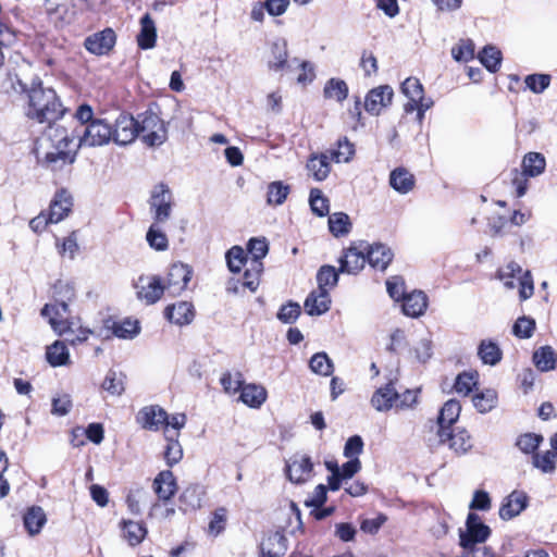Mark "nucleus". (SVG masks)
<instances>
[{
  "mask_svg": "<svg viewBox=\"0 0 557 557\" xmlns=\"http://www.w3.org/2000/svg\"><path fill=\"white\" fill-rule=\"evenodd\" d=\"M46 136L54 148L53 151H49L45 156L47 164L57 165L59 162L71 164L75 161L78 150L77 134L70 133L65 127L53 122L49 124Z\"/></svg>",
  "mask_w": 557,
  "mask_h": 557,
  "instance_id": "nucleus-1",
  "label": "nucleus"
},
{
  "mask_svg": "<svg viewBox=\"0 0 557 557\" xmlns=\"http://www.w3.org/2000/svg\"><path fill=\"white\" fill-rule=\"evenodd\" d=\"M64 111L53 89L44 88L41 85L32 88L27 112L30 119L39 123L51 124L57 122L64 114Z\"/></svg>",
  "mask_w": 557,
  "mask_h": 557,
  "instance_id": "nucleus-2",
  "label": "nucleus"
},
{
  "mask_svg": "<svg viewBox=\"0 0 557 557\" xmlns=\"http://www.w3.org/2000/svg\"><path fill=\"white\" fill-rule=\"evenodd\" d=\"M53 296L55 302L45 305L41 309V315L48 319L55 333L64 334L72 329L66 315L69 313L67 302L74 298L73 286L67 282L59 281L53 286Z\"/></svg>",
  "mask_w": 557,
  "mask_h": 557,
  "instance_id": "nucleus-3",
  "label": "nucleus"
},
{
  "mask_svg": "<svg viewBox=\"0 0 557 557\" xmlns=\"http://www.w3.org/2000/svg\"><path fill=\"white\" fill-rule=\"evenodd\" d=\"M138 136L149 147L161 146L168 138V129L158 114L146 111L138 115Z\"/></svg>",
  "mask_w": 557,
  "mask_h": 557,
  "instance_id": "nucleus-4",
  "label": "nucleus"
},
{
  "mask_svg": "<svg viewBox=\"0 0 557 557\" xmlns=\"http://www.w3.org/2000/svg\"><path fill=\"white\" fill-rule=\"evenodd\" d=\"M522 273L519 264L511 262L505 269L499 270L498 277L504 282L507 288H513L519 285V296L521 300L529 299L534 292L533 280L530 272Z\"/></svg>",
  "mask_w": 557,
  "mask_h": 557,
  "instance_id": "nucleus-5",
  "label": "nucleus"
},
{
  "mask_svg": "<svg viewBox=\"0 0 557 557\" xmlns=\"http://www.w3.org/2000/svg\"><path fill=\"white\" fill-rule=\"evenodd\" d=\"M112 126L108 122L96 119L77 133L78 148L104 146L112 140Z\"/></svg>",
  "mask_w": 557,
  "mask_h": 557,
  "instance_id": "nucleus-6",
  "label": "nucleus"
},
{
  "mask_svg": "<svg viewBox=\"0 0 557 557\" xmlns=\"http://www.w3.org/2000/svg\"><path fill=\"white\" fill-rule=\"evenodd\" d=\"M491 534V529L483 523L476 513L467 517L465 530L459 531V544L466 550H473L476 544L484 543Z\"/></svg>",
  "mask_w": 557,
  "mask_h": 557,
  "instance_id": "nucleus-7",
  "label": "nucleus"
},
{
  "mask_svg": "<svg viewBox=\"0 0 557 557\" xmlns=\"http://www.w3.org/2000/svg\"><path fill=\"white\" fill-rule=\"evenodd\" d=\"M173 205V194L166 185L159 184L153 187L149 206L156 223H165L171 218Z\"/></svg>",
  "mask_w": 557,
  "mask_h": 557,
  "instance_id": "nucleus-8",
  "label": "nucleus"
},
{
  "mask_svg": "<svg viewBox=\"0 0 557 557\" xmlns=\"http://www.w3.org/2000/svg\"><path fill=\"white\" fill-rule=\"evenodd\" d=\"M366 249L367 245L363 242L351 244L345 249L339 258V272L346 274L359 273L364 268L367 261Z\"/></svg>",
  "mask_w": 557,
  "mask_h": 557,
  "instance_id": "nucleus-9",
  "label": "nucleus"
},
{
  "mask_svg": "<svg viewBox=\"0 0 557 557\" xmlns=\"http://www.w3.org/2000/svg\"><path fill=\"white\" fill-rule=\"evenodd\" d=\"M112 140L120 146L132 144L138 136L137 120L132 115L121 114L114 123Z\"/></svg>",
  "mask_w": 557,
  "mask_h": 557,
  "instance_id": "nucleus-10",
  "label": "nucleus"
},
{
  "mask_svg": "<svg viewBox=\"0 0 557 557\" xmlns=\"http://www.w3.org/2000/svg\"><path fill=\"white\" fill-rule=\"evenodd\" d=\"M438 437L442 443H448L449 448L457 455L467 454L473 446L472 438L465 429H438Z\"/></svg>",
  "mask_w": 557,
  "mask_h": 557,
  "instance_id": "nucleus-11",
  "label": "nucleus"
},
{
  "mask_svg": "<svg viewBox=\"0 0 557 557\" xmlns=\"http://www.w3.org/2000/svg\"><path fill=\"white\" fill-rule=\"evenodd\" d=\"M394 97L393 88L382 85L371 89L364 99V109L372 115H379L383 109L391 106Z\"/></svg>",
  "mask_w": 557,
  "mask_h": 557,
  "instance_id": "nucleus-12",
  "label": "nucleus"
},
{
  "mask_svg": "<svg viewBox=\"0 0 557 557\" xmlns=\"http://www.w3.org/2000/svg\"><path fill=\"white\" fill-rule=\"evenodd\" d=\"M193 271L189 265L174 263L168 272L165 289L173 296L180 295L186 289L191 280Z\"/></svg>",
  "mask_w": 557,
  "mask_h": 557,
  "instance_id": "nucleus-13",
  "label": "nucleus"
},
{
  "mask_svg": "<svg viewBox=\"0 0 557 557\" xmlns=\"http://www.w3.org/2000/svg\"><path fill=\"white\" fill-rule=\"evenodd\" d=\"M137 297L147 305L157 302L163 295L165 287L159 276H140L136 284Z\"/></svg>",
  "mask_w": 557,
  "mask_h": 557,
  "instance_id": "nucleus-14",
  "label": "nucleus"
},
{
  "mask_svg": "<svg viewBox=\"0 0 557 557\" xmlns=\"http://www.w3.org/2000/svg\"><path fill=\"white\" fill-rule=\"evenodd\" d=\"M168 412L157 405L144 407L137 414V422L144 429L150 431H159L163 429L164 421H166Z\"/></svg>",
  "mask_w": 557,
  "mask_h": 557,
  "instance_id": "nucleus-15",
  "label": "nucleus"
},
{
  "mask_svg": "<svg viewBox=\"0 0 557 557\" xmlns=\"http://www.w3.org/2000/svg\"><path fill=\"white\" fill-rule=\"evenodd\" d=\"M288 479L294 483L306 482L312 471V462L308 456L295 455L286 465Z\"/></svg>",
  "mask_w": 557,
  "mask_h": 557,
  "instance_id": "nucleus-16",
  "label": "nucleus"
},
{
  "mask_svg": "<svg viewBox=\"0 0 557 557\" xmlns=\"http://www.w3.org/2000/svg\"><path fill=\"white\" fill-rule=\"evenodd\" d=\"M115 44V34L112 29L107 28L102 32L94 34L85 39V48L97 55L108 53Z\"/></svg>",
  "mask_w": 557,
  "mask_h": 557,
  "instance_id": "nucleus-17",
  "label": "nucleus"
},
{
  "mask_svg": "<svg viewBox=\"0 0 557 557\" xmlns=\"http://www.w3.org/2000/svg\"><path fill=\"white\" fill-rule=\"evenodd\" d=\"M153 491L160 500H170L177 491L176 479L172 471L163 470L153 480Z\"/></svg>",
  "mask_w": 557,
  "mask_h": 557,
  "instance_id": "nucleus-18",
  "label": "nucleus"
},
{
  "mask_svg": "<svg viewBox=\"0 0 557 557\" xmlns=\"http://www.w3.org/2000/svg\"><path fill=\"white\" fill-rule=\"evenodd\" d=\"M165 318L180 326L189 324L195 317L194 306L188 301H178L164 310Z\"/></svg>",
  "mask_w": 557,
  "mask_h": 557,
  "instance_id": "nucleus-19",
  "label": "nucleus"
},
{
  "mask_svg": "<svg viewBox=\"0 0 557 557\" xmlns=\"http://www.w3.org/2000/svg\"><path fill=\"white\" fill-rule=\"evenodd\" d=\"M527 502L528 497L523 492L513 491L504 499L499 508V517L504 520L512 519L527 507Z\"/></svg>",
  "mask_w": 557,
  "mask_h": 557,
  "instance_id": "nucleus-20",
  "label": "nucleus"
},
{
  "mask_svg": "<svg viewBox=\"0 0 557 557\" xmlns=\"http://www.w3.org/2000/svg\"><path fill=\"white\" fill-rule=\"evenodd\" d=\"M367 261L369 264L377 270L384 271L393 260L392 250L383 244L367 245Z\"/></svg>",
  "mask_w": 557,
  "mask_h": 557,
  "instance_id": "nucleus-21",
  "label": "nucleus"
},
{
  "mask_svg": "<svg viewBox=\"0 0 557 557\" xmlns=\"http://www.w3.org/2000/svg\"><path fill=\"white\" fill-rule=\"evenodd\" d=\"M399 394L396 392L392 383L376 389L371 398V404L377 411H388L393 406L396 407V401Z\"/></svg>",
  "mask_w": 557,
  "mask_h": 557,
  "instance_id": "nucleus-22",
  "label": "nucleus"
},
{
  "mask_svg": "<svg viewBox=\"0 0 557 557\" xmlns=\"http://www.w3.org/2000/svg\"><path fill=\"white\" fill-rule=\"evenodd\" d=\"M72 205V197L67 191H58L49 208L50 222L59 223L62 221L71 211Z\"/></svg>",
  "mask_w": 557,
  "mask_h": 557,
  "instance_id": "nucleus-23",
  "label": "nucleus"
},
{
  "mask_svg": "<svg viewBox=\"0 0 557 557\" xmlns=\"http://www.w3.org/2000/svg\"><path fill=\"white\" fill-rule=\"evenodd\" d=\"M331 298L329 292L312 290L306 298L304 308L309 315H321L329 311Z\"/></svg>",
  "mask_w": 557,
  "mask_h": 557,
  "instance_id": "nucleus-24",
  "label": "nucleus"
},
{
  "mask_svg": "<svg viewBox=\"0 0 557 557\" xmlns=\"http://www.w3.org/2000/svg\"><path fill=\"white\" fill-rule=\"evenodd\" d=\"M286 537L280 533L274 532L267 536L261 543L260 557H282L287 550Z\"/></svg>",
  "mask_w": 557,
  "mask_h": 557,
  "instance_id": "nucleus-25",
  "label": "nucleus"
},
{
  "mask_svg": "<svg viewBox=\"0 0 557 557\" xmlns=\"http://www.w3.org/2000/svg\"><path fill=\"white\" fill-rule=\"evenodd\" d=\"M428 307L426 295L421 290H414L403 299V312L412 318L422 315Z\"/></svg>",
  "mask_w": 557,
  "mask_h": 557,
  "instance_id": "nucleus-26",
  "label": "nucleus"
},
{
  "mask_svg": "<svg viewBox=\"0 0 557 557\" xmlns=\"http://www.w3.org/2000/svg\"><path fill=\"white\" fill-rule=\"evenodd\" d=\"M120 528L122 530V536L131 546H137L140 544L147 533L148 530L144 522L133 521V520H122L120 522Z\"/></svg>",
  "mask_w": 557,
  "mask_h": 557,
  "instance_id": "nucleus-27",
  "label": "nucleus"
},
{
  "mask_svg": "<svg viewBox=\"0 0 557 557\" xmlns=\"http://www.w3.org/2000/svg\"><path fill=\"white\" fill-rule=\"evenodd\" d=\"M401 92L408 98L404 109L407 113L414 111L417 100H421L424 92L421 82L417 77H408L401 84Z\"/></svg>",
  "mask_w": 557,
  "mask_h": 557,
  "instance_id": "nucleus-28",
  "label": "nucleus"
},
{
  "mask_svg": "<svg viewBox=\"0 0 557 557\" xmlns=\"http://www.w3.org/2000/svg\"><path fill=\"white\" fill-rule=\"evenodd\" d=\"M23 521L28 534L35 536L41 532L47 522V517L41 507L33 506L24 513Z\"/></svg>",
  "mask_w": 557,
  "mask_h": 557,
  "instance_id": "nucleus-29",
  "label": "nucleus"
},
{
  "mask_svg": "<svg viewBox=\"0 0 557 557\" xmlns=\"http://www.w3.org/2000/svg\"><path fill=\"white\" fill-rule=\"evenodd\" d=\"M307 170L314 181H324L331 171L329 156L325 153L312 154L307 162Z\"/></svg>",
  "mask_w": 557,
  "mask_h": 557,
  "instance_id": "nucleus-30",
  "label": "nucleus"
},
{
  "mask_svg": "<svg viewBox=\"0 0 557 557\" xmlns=\"http://www.w3.org/2000/svg\"><path fill=\"white\" fill-rule=\"evenodd\" d=\"M267 391L257 384H247L242 387L240 400L250 408H260L267 400Z\"/></svg>",
  "mask_w": 557,
  "mask_h": 557,
  "instance_id": "nucleus-31",
  "label": "nucleus"
},
{
  "mask_svg": "<svg viewBox=\"0 0 557 557\" xmlns=\"http://www.w3.org/2000/svg\"><path fill=\"white\" fill-rule=\"evenodd\" d=\"M157 38V28L149 14L140 18V32L137 36L138 46L141 49H150L154 46Z\"/></svg>",
  "mask_w": 557,
  "mask_h": 557,
  "instance_id": "nucleus-32",
  "label": "nucleus"
},
{
  "mask_svg": "<svg viewBox=\"0 0 557 557\" xmlns=\"http://www.w3.org/2000/svg\"><path fill=\"white\" fill-rule=\"evenodd\" d=\"M533 362L542 372L554 370L557 364V354L552 346H542L534 351Z\"/></svg>",
  "mask_w": 557,
  "mask_h": 557,
  "instance_id": "nucleus-33",
  "label": "nucleus"
},
{
  "mask_svg": "<svg viewBox=\"0 0 557 557\" xmlns=\"http://www.w3.org/2000/svg\"><path fill=\"white\" fill-rule=\"evenodd\" d=\"M46 358L50 366L61 367L70 362V352L65 345V341H55L47 347Z\"/></svg>",
  "mask_w": 557,
  "mask_h": 557,
  "instance_id": "nucleus-34",
  "label": "nucleus"
},
{
  "mask_svg": "<svg viewBox=\"0 0 557 557\" xmlns=\"http://www.w3.org/2000/svg\"><path fill=\"white\" fill-rule=\"evenodd\" d=\"M389 184L399 194H407L414 186V177L406 169L398 168L392 171Z\"/></svg>",
  "mask_w": 557,
  "mask_h": 557,
  "instance_id": "nucleus-35",
  "label": "nucleus"
},
{
  "mask_svg": "<svg viewBox=\"0 0 557 557\" xmlns=\"http://www.w3.org/2000/svg\"><path fill=\"white\" fill-rule=\"evenodd\" d=\"M165 440L168 442L164 458L168 466L176 465L183 457V448L178 442V433L165 430Z\"/></svg>",
  "mask_w": 557,
  "mask_h": 557,
  "instance_id": "nucleus-36",
  "label": "nucleus"
},
{
  "mask_svg": "<svg viewBox=\"0 0 557 557\" xmlns=\"http://www.w3.org/2000/svg\"><path fill=\"white\" fill-rule=\"evenodd\" d=\"M287 42L284 39L275 40L271 46L269 67L274 71L283 70L287 65Z\"/></svg>",
  "mask_w": 557,
  "mask_h": 557,
  "instance_id": "nucleus-37",
  "label": "nucleus"
},
{
  "mask_svg": "<svg viewBox=\"0 0 557 557\" xmlns=\"http://www.w3.org/2000/svg\"><path fill=\"white\" fill-rule=\"evenodd\" d=\"M460 411L461 405L459 401L455 399L446 401L438 416L440 429H450L451 424L458 420Z\"/></svg>",
  "mask_w": 557,
  "mask_h": 557,
  "instance_id": "nucleus-38",
  "label": "nucleus"
},
{
  "mask_svg": "<svg viewBox=\"0 0 557 557\" xmlns=\"http://www.w3.org/2000/svg\"><path fill=\"white\" fill-rule=\"evenodd\" d=\"M329 230L335 237H342L349 234L351 222L348 214L335 212L329 216Z\"/></svg>",
  "mask_w": 557,
  "mask_h": 557,
  "instance_id": "nucleus-39",
  "label": "nucleus"
},
{
  "mask_svg": "<svg viewBox=\"0 0 557 557\" xmlns=\"http://www.w3.org/2000/svg\"><path fill=\"white\" fill-rule=\"evenodd\" d=\"M309 368L318 375L330 376L334 371V363L325 352L321 351L310 358Z\"/></svg>",
  "mask_w": 557,
  "mask_h": 557,
  "instance_id": "nucleus-40",
  "label": "nucleus"
},
{
  "mask_svg": "<svg viewBox=\"0 0 557 557\" xmlns=\"http://www.w3.org/2000/svg\"><path fill=\"white\" fill-rule=\"evenodd\" d=\"M323 94L326 99L342 102L348 96V86L343 79L331 78L326 82Z\"/></svg>",
  "mask_w": 557,
  "mask_h": 557,
  "instance_id": "nucleus-41",
  "label": "nucleus"
},
{
  "mask_svg": "<svg viewBox=\"0 0 557 557\" xmlns=\"http://www.w3.org/2000/svg\"><path fill=\"white\" fill-rule=\"evenodd\" d=\"M290 188L281 181L272 182L268 185L267 202L270 206H281L287 198Z\"/></svg>",
  "mask_w": 557,
  "mask_h": 557,
  "instance_id": "nucleus-42",
  "label": "nucleus"
},
{
  "mask_svg": "<svg viewBox=\"0 0 557 557\" xmlns=\"http://www.w3.org/2000/svg\"><path fill=\"white\" fill-rule=\"evenodd\" d=\"M478 355L483 363L491 366H495L502 359V350L496 343L491 341L481 342L478 349Z\"/></svg>",
  "mask_w": 557,
  "mask_h": 557,
  "instance_id": "nucleus-43",
  "label": "nucleus"
},
{
  "mask_svg": "<svg viewBox=\"0 0 557 557\" xmlns=\"http://www.w3.org/2000/svg\"><path fill=\"white\" fill-rule=\"evenodd\" d=\"M111 330L116 337L131 339L138 335L140 327L137 320L125 319L121 322H114Z\"/></svg>",
  "mask_w": 557,
  "mask_h": 557,
  "instance_id": "nucleus-44",
  "label": "nucleus"
},
{
  "mask_svg": "<svg viewBox=\"0 0 557 557\" xmlns=\"http://www.w3.org/2000/svg\"><path fill=\"white\" fill-rule=\"evenodd\" d=\"M523 173L534 177L540 175L545 169V159L539 152H529L522 161Z\"/></svg>",
  "mask_w": 557,
  "mask_h": 557,
  "instance_id": "nucleus-45",
  "label": "nucleus"
},
{
  "mask_svg": "<svg viewBox=\"0 0 557 557\" xmlns=\"http://www.w3.org/2000/svg\"><path fill=\"white\" fill-rule=\"evenodd\" d=\"M318 288L322 292H329L337 285L338 272L332 265H323L317 274Z\"/></svg>",
  "mask_w": 557,
  "mask_h": 557,
  "instance_id": "nucleus-46",
  "label": "nucleus"
},
{
  "mask_svg": "<svg viewBox=\"0 0 557 557\" xmlns=\"http://www.w3.org/2000/svg\"><path fill=\"white\" fill-rule=\"evenodd\" d=\"M160 223H153L149 227L146 239L149 246L157 251H164L169 247V240L166 235L160 230Z\"/></svg>",
  "mask_w": 557,
  "mask_h": 557,
  "instance_id": "nucleus-47",
  "label": "nucleus"
},
{
  "mask_svg": "<svg viewBox=\"0 0 557 557\" xmlns=\"http://www.w3.org/2000/svg\"><path fill=\"white\" fill-rule=\"evenodd\" d=\"M269 247L265 238H251L248 243V252L250 253L252 260L251 265L256 268H261L262 263L260 262L268 253Z\"/></svg>",
  "mask_w": 557,
  "mask_h": 557,
  "instance_id": "nucleus-48",
  "label": "nucleus"
},
{
  "mask_svg": "<svg viewBox=\"0 0 557 557\" xmlns=\"http://www.w3.org/2000/svg\"><path fill=\"white\" fill-rule=\"evenodd\" d=\"M480 61L490 72H496L500 65L502 52L496 47L487 46L480 53Z\"/></svg>",
  "mask_w": 557,
  "mask_h": 557,
  "instance_id": "nucleus-49",
  "label": "nucleus"
},
{
  "mask_svg": "<svg viewBox=\"0 0 557 557\" xmlns=\"http://www.w3.org/2000/svg\"><path fill=\"white\" fill-rule=\"evenodd\" d=\"M496 404L497 394L494 389H486L473 397V405L481 413L491 411Z\"/></svg>",
  "mask_w": 557,
  "mask_h": 557,
  "instance_id": "nucleus-50",
  "label": "nucleus"
},
{
  "mask_svg": "<svg viewBox=\"0 0 557 557\" xmlns=\"http://www.w3.org/2000/svg\"><path fill=\"white\" fill-rule=\"evenodd\" d=\"M102 388L113 396H120L124 392V379L120 373L117 374L115 371L110 370L103 382Z\"/></svg>",
  "mask_w": 557,
  "mask_h": 557,
  "instance_id": "nucleus-51",
  "label": "nucleus"
},
{
  "mask_svg": "<svg viewBox=\"0 0 557 557\" xmlns=\"http://www.w3.org/2000/svg\"><path fill=\"white\" fill-rule=\"evenodd\" d=\"M309 202L312 212L318 216H325L329 214V199L323 196L320 189L314 188L310 191Z\"/></svg>",
  "mask_w": 557,
  "mask_h": 557,
  "instance_id": "nucleus-52",
  "label": "nucleus"
},
{
  "mask_svg": "<svg viewBox=\"0 0 557 557\" xmlns=\"http://www.w3.org/2000/svg\"><path fill=\"white\" fill-rule=\"evenodd\" d=\"M184 510H195L201 505L200 488L198 486L186 487L180 496Z\"/></svg>",
  "mask_w": 557,
  "mask_h": 557,
  "instance_id": "nucleus-53",
  "label": "nucleus"
},
{
  "mask_svg": "<svg viewBox=\"0 0 557 557\" xmlns=\"http://www.w3.org/2000/svg\"><path fill=\"white\" fill-rule=\"evenodd\" d=\"M67 322L72 329L64 334H59L60 336H65V342L74 346L88 339L89 335L91 334L90 330L78 326L74 321H70L69 319Z\"/></svg>",
  "mask_w": 557,
  "mask_h": 557,
  "instance_id": "nucleus-54",
  "label": "nucleus"
},
{
  "mask_svg": "<svg viewBox=\"0 0 557 557\" xmlns=\"http://www.w3.org/2000/svg\"><path fill=\"white\" fill-rule=\"evenodd\" d=\"M451 55L459 62H468L472 60L474 57V45L472 40H460L455 47H453Z\"/></svg>",
  "mask_w": 557,
  "mask_h": 557,
  "instance_id": "nucleus-55",
  "label": "nucleus"
},
{
  "mask_svg": "<svg viewBox=\"0 0 557 557\" xmlns=\"http://www.w3.org/2000/svg\"><path fill=\"white\" fill-rule=\"evenodd\" d=\"M354 153V145L347 138H343L338 140L337 148L331 152V158L336 163L348 162Z\"/></svg>",
  "mask_w": 557,
  "mask_h": 557,
  "instance_id": "nucleus-56",
  "label": "nucleus"
},
{
  "mask_svg": "<svg viewBox=\"0 0 557 557\" xmlns=\"http://www.w3.org/2000/svg\"><path fill=\"white\" fill-rule=\"evenodd\" d=\"M476 373L473 372H463L460 373L456 377L455 382V391L458 394L467 396L470 392H472L473 387L476 385Z\"/></svg>",
  "mask_w": 557,
  "mask_h": 557,
  "instance_id": "nucleus-57",
  "label": "nucleus"
},
{
  "mask_svg": "<svg viewBox=\"0 0 557 557\" xmlns=\"http://www.w3.org/2000/svg\"><path fill=\"white\" fill-rule=\"evenodd\" d=\"M535 329V321L529 317H520L512 326V333L519 338H530Z\"/></svg>",
  "mask_w": 557,
  "mask_h": 557,
  "instance_id": "nucleus-58",
  "label": "nucleus"
},
{
  "mask_svg": "<svg viewBox=\"0 0 557 557\" xmlns=\"http://www.w3.org/2000/svg\"><path fill=\"white\" fill-rule=\"evenodd\" d=\"M226 261L230 271L235 273L239 272L246 261V253L244 249L239 246L232 247L226 252Z\"/></svg>",
  "mask_w": 557,
  "mask_h": 557,
  "instance_id": "nucleus-59",
  "label": "nucleus"
},
{
  "mask_svg": "<svg viewBox=\"0 0 557 557\" xmlns=\"http://www.w3.org/2000/svg\"><path fill=\"white\" fill-rule=\"evenodd\" d=\"M301 312L300 306L297 302H287L280 308L277 319L286 324L294 323Z\"/></svg>",
  "mask_w": 557,
  "mask_h": 557,
  "instance_id": "nucleus-60",
  "label": "nucleus"
},
{
  "mask_svg": "<svg viewBox=\"0 0 557 557\" xmlns=\"http://www.w3.org/2000/svg\"><path fill=\"white\" fill-rule=\"evenodd\" d=\"M543 437L541 435L527 433L519 436L517 441V446L519 449L525 454L534 453L540 444L542 443Z\"/></svg>",
  "mask_w": 557,
  "mask_h": 557,
  "instance_id": "nucleus-61",
  "label": "nucleus"
},
{
  "mask_svg": "<svg viewBox=\"0 0 557 557\" xmlns=\"http://www.w3.org/2000/svg\"><path fill=\"white\" fill-rule=\"evenodd\" d=\"M550 78L545 74H532L525 77V85L533 92L540 94L549 85Z\"/></svg>",
  "mask_w": 557,
  "mask_h": 557,
  "instance_id": "nucleus-62",
  "label": "nucleus"
},
{
  "mask_svg": "<svg viewBox=\"0 0 557 557\" xmlns=\"http://www.w3.org/2000/svg\"><path fill=\"white\" fill-rule=\"evenodd\" d=\"M388 295L395 300H403L408 294L405 293V282L399 276H394L386 282Z\"/></svg>",
  "mask_w": 557,
  "mask_h": 557,
  "instance_id": "nucleus-63",
  "label": "nucleus"
},
{
  "mask_svg": "<svg viewBox=\"0 0 557 557\" xmlns=\"http://www.w3.org/2000/svg\"><path fill=\"white\" fill-rule=\"evenodd\" d=\"M363 441L359 435L349 437L344 447V455L347 458L354 459L362 453Z\"/></svg>",
  "mask_w": 557,
  "mask_h": 557,
  "instance_id": "nucleus-64",
  "label": "nucleus"
}]
</instances>
